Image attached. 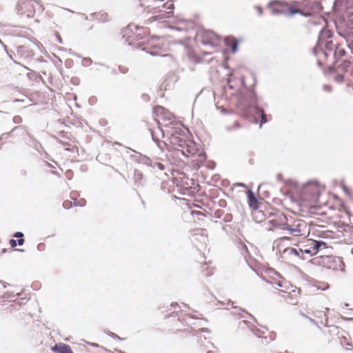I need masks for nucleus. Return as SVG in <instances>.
Returning a JSON list of instances; mask_svg holds the SVG:
<instances>
[{
  "label": "nucleus",
  "instance_id": "f257e3e1",
  "mask_svg": "<svg viewBox=\"0 0 353 353\" xmlns=\"http://www.w3.org/2000/svg\"><path fill=\"white\" fill-rule=\"evenodd\" d=\"M300 210L311 214L324 215L325 203L321 201V188L314 183L305 185L296 199Z\"/></svg>",
  "mask_w": 353,
  "mask_h": 353
},
{
  "label": "nucleus",
  "instance_id": "f03ea898",
  "mask_svg": "<svg viewBox=\"0 0 353 353\" xmlns=\"http://www.w3.org/2000/svg\"><path fill=\"white\" fill-rule=\"evenodd\" d=\"M310 263L316 266L333 270H343L345 264L343 259L332 255L318 256L310 260Z\"/></svg>",
  "mask_w": 353,
  "mask_h": 353
},
{
  "label": "nucleus",
  "instance_id": "7ed1b4c3",
  "mask_svg": "<svg viewBox=\"0 0 353 353\" xmlns=\"http://www.w3.org/2000/svg\"><path fill=\"white\" fill-rule=\"evenodd\" d=\"M198 39L204 46H208L210 50H202L203 55L211 54L218 51L220 38L213 32L202 31L197 34Z\"/></svg>",
  "mask_w": 353,
  "mask_h": 353
},
{
  "label": "nucleus",
  "instance_id": "20e7f679",
  "mask_svg": "<svg viewBox=\"0 0 353 353\" xmlns=\"http://www.w3.org/2000/svg\"><path fill=\"white\" fill-rule=\"evenodd\" d=\"M319 245L320 244L318 243V241L307 239L299 250L288 248L285 251H288L290 254H294L299 258L304 259L305 254L309 256L316 254L319 249Z\"/></svg>",
  "mask_w": 353,
  "mask_h": 353
},
{
  "label": "nucleus",
  "instance_id": "39448f33",
  "mask_svg": "<svg viewBox=\"0 0 353 353\" xmlns=\"http://www.w3.org/2000/svg\"><path fill=\"white\" fill-rule=\"evenodd\" d=\"M286 230L291 235L295 236H305L307 232V224L302 220L294 221L291 224L287 222Z\"/></svg>",
  "mask_w": 353,
  "mask_h": 353
},
{
  "label": "nucleus",
  "instance_id": "423d86ee",
  "mask_svg": "<svg viewBox=\"0 0 353 353\" xmlns=\"http://www.w3.org/2000/svg\"><path fill=\"white\" fill-rule=\"evenodd\" d=\"M288 218L285 215L282 213H279L273 216V217L270 219V230H286L287 227Z\"/></svg>",
  "mask_w": 353,
  "mask_h": 353
},
{
  "label": "nucleus",
  "instance_id": "0eeeda50",
  "mask_svg": "<svg viewBox=\"0 0 353 353\" xmlns=\"http://www.w3.org/2000/svg\"><path fill=\"white\" fill-rule=\"evenodd\" d=\"M339 334V328L335 326H330L321 330L318 338L323 343H330L334 340V334Z\"/></svg>",
  "mask_w": 353,
  "mask_h": 353
},
{
  "label": "nucleus",
  "instance_id": "6e6552de",
  "mask_svg": "<svg viewBox=\"0 0 353 353\" xmlns=\"http://www.w3.org/2000/svg\"><path fill=\"white\" fill-rule=\"evenodd\" d=\"M154 112L158 121H170L174 119V114L163 106L157 105L154 108Z\"/></svg>",
  "mask_w": 353,
  "mask_h": 353
},
{
  "label": "nucleus",
  "instance_id": "1a4fd4ad",
  "mask_svg": "<svg viewBox=\"0 0 353 353\" xmlns=\"http://www.w3.org/2000/svg\"><path fill=\"white\" fill-rule=\"evenodd\" d=\"M58 142L63 145L65 150L72 152H78V147L76 145L75 140L72 139H66L63 136L61 139H59Z\"/></svg>",
  "mask_w": 353,
  "mask_h": 353
},
{
  "label": "nucleus",
  "instance_id": "9d476101",
  "mask_svg": "<svg viewBox=\"0 0 353 353\" xmlns=\"http://www.w3.org/2000/svg\"><path fill=\"white\" fill-rule=\"evenodd\" d=\"M52 350L55 353H74L71 347L63 343H56L55 345L52 347Z\"/></svg>",
  "mask_w": 353,
  "mask_h": 353
},
{
  "label": "nucleus",
  "instance_id": "9b49d317",
  "mask_svg": "<svg viewBox=\"0 0 353 353\" xmlns=\"http://www.w3.org/2000/svg\"><path fill=\"white\" fill-rule=\"evenodd\" d=\"M14 237L17 239V241L14 239H10L9 244L11 248H14L17 245H22L24 243L23 234L21 232H17L14 234Z\"/></svg>",
  "mask_w": 353,
  "mask_h": 353
},
{
  "label": "nucleus",
  "instance_id": "f8f14e48",
  "mask_svg": "<svg viewBox=\"0 0 353 353\" xmlns=\"http://www.w3.org/2000/svg\"><path fill=\"white\" fill-rule=\"evenodd\" d=\"M248 201L249 206L254 210L259 208V202L252 190L248 192Z\"/></svg>",
  "mask_w": 353,
  "mask_h": 353
},
{
  "label": "nucleus",
  "instance_id": "ddd939ff",
  "mask_svg": "<svg viewBox=\"0 0 353 353\" xmlns=\"http://www.w3.org/2000/svg\"><path fill=\"white\" fill-rule=\"evenodd\" d=\"M74 199L73 203L69 200L65 201L63 203V208L65 209H70V208H72L73 204L74 205H81V206H83L85 204V200L83 199H80L79 201H77L76 199Z\"/></svg>",
  "mask_w": 353,
  "mask_h": 353
},
{
  "label": "nucleus",
  "instance_id": "4468645a",
  "mask_svg": "<svg viewBox=\"0 0 353 353\" xmlns=\"http://www.w3.org/2000/svg\"><path fill=\"white\" fill-rule=\"evenodd\" d=\"M170 12H167L165 11L161 12L159 14L154 16L149 19L150 21H154L159 19H164L169 18Z\"/></svg>",
  "mask_w": 353,
  "mask_h": 353
},
{
  "label": "nucleus",
  "instance_id": "2eb2a0df",
  "mask_svg": "<svg viewBox=\"0 0 353 353\" xmlns=\"http://www.w3.org/2000/svg\"><path fill=\"white\" fill-rule=\"evenodd\" d=\"M191 214L193 216L194 219H196L198 221H203V219L206 216V214H205L203 212L197 210H192Z\"/></svg>",
  "mask_w": 353,
  "mask_h": 353
},
{
  "label": "nucleus",
  "instance_id": "dca6fc26",
  "mask_svg": "<svg viewBox=\"0 0 353 353\" xmlns=\"http://www.w3.org/2000/svg\"><path fill=\"white\" fill-rule=\"evenodd\" d=\"M202 272H203V274L206 276H211L213 274V268L210 267V265L205 263L202 266Z\"/></svg>",
  "mask_w": 353,
  "mask_h": 353
},
{
  "label": "nucleus",
  "instance_id": "f3484780",
  "mask_svg": "<svg viewBox=\"0 0 353 353\" xmlns=\"http://www.w3.org/2000/svg\"><path fill=\"white\" fill-rule=\"evenodd\" d=\"M276 294L278 296H282L284 299L285 301L288 303V299L290 298V292H284L282 290H278L276 292Z\"/></svg>",
  "mask_w": 353,
  "mask_h": 353
},
{
  "label": "nucleus",
  "instance_id": "a211bd4d",
  "mask_svg": "<svg viewBox=\"0 0 353 353\" xmlns=\"http://www.w3.org/2000/svg\"><path fill=\"white\" fill-rule=\"evenodd\" d=\"M143 174L141 171H139L137 170H134V179L136 183H140L143 179Z\"/></svg>",
  "mask_w": 353,
  "mask_h": 353
},
{
  "label": "nucleus",
  "instance_id": "6ab92c4d",
  "mask_svg": "<svg viewBox=\"0 0 353 353\" xmlns=\"http://www.w3.org/2000/svg\"><path fill=\"white\" fill-rule=\"evenodd\" d=\"M339 339H340V342L343 346L347 347L348 348L349 346L352 345V343L350 342L345 336H341V337H339Z\"/></svg>",
  "mask_w": 353,
  "mask_h": 353
},
{
  "label": "nucleus",
  "instance_id": "aec40b11",
  "mask_svg": "<svg viewBox=\"0 0 353 353\" xmlns=\"http://www.w3.org/2000/svg\"><path fill=\"white\" fill-rule=\"evenodd\" d=\"M275 275L276 276V278H275V288H276V286L278 287H282L283 286V280L281 279V276L277 274L276 272H275Z\"/></svg>",
  "mask_w": 353,
  "mask_h": 353
},
{
  "label": "nucleus",
  "instance_id": "412c9836",
  "mask_svg": "<svg viewBox=\"0 0 353 353\" xmlns=\"http://www.w3.org/2000/svg\"><path fill=\"white\" fill-rule=\"evenodd\" d=\"M189 58L191 59L192 61H194V62L196 63H199L201 61V58L200 57L197 56V55H195L193 52H189Z\"/></svg>",
  "mask_w": 353,
  "mask_h": 353
},
{
  "label": "nucleus",
  "instance_id": "4be33fe9",
  "mask_svg": "<svg viewBox=\"0 0 353 353\" xmlns=\"http://www.w3.org/2000/svg\"><path fill=\"white\" fill-rule=\"evenodd\" d=\"M26 3H30V0H20L18 6H19V11L21 12V13H23V8L22 7V4H24Z\"/></svg>",
  "mask_w": 353,
  "mask_h": 353
},
{
  "label": "nucleus",
  "instance_id": "5701e85b",
  "mask_svg": "<svg viewBox=\"0 0 353 353\" xmlns=\"http://www.w3.org/2000/svg\"><path fill=\"white\" fill-rule=\"evenodd\" d=\"M237 47H238V42H237V41L235 39H234L232 41V43H231V48H232V51L234 52H235L236 51Z\"/></svg>",
  "mask_w": 353,
  "mask_h": 353
},
{
  "label": "nucleus",
  "instance_id": "b1692460",
  "mask_svg": "<svg viewBox=\"0 0 353 353\" xmlns=\"http://www.w3.org/2000/svg\"><path fill=\"white\" fill-rule=\"evenodd\" d=\"M289 12H290V14L291 15L294 14H297V13H300V14L303 13L301 10L293 8H290Z\"/></svg>",
  "mask_w": 353,
  "mask_h": 353
},
{
  "label": "nucleus",
  "instance_id": "393cba45",
  "mask_svg": "<svg viewBox=\"0 0 353 353\" xmlns=\"http://www.w3.org/2000/svg\"><path fill=\"white\" fill-rule=\"evenodd\" d=\"M345 52L343 49H336L335 51V55H339L340 57H343L345 54Z\"/></svg>",
  "mask_w": 353,
  "mask_h": 353
},
{
  "label": "nucleus",
  "instance_id": "a878e982",
  "mask_svg": "<svg viewBox=\"0 0 353 353\" xmlns=\"http://www.w3.org/2000/svg\"><path fill=\"white\" fill-rule=\"evenodd\" d=\"M334 80L336 82H342L343 81V74H337L334 77Z\"/></svg>",
  "mask_w": 353,
  "mask_h": 353
},
{
  "label": "nucleus",
  "instance_id": "bb28decb",
  "mask_svg": "<svg viewBox=\"0 0 353 353\" xmlns=\"http://www.w3.org/2000/svg\"><path fill=\"white\" fill-rule=\"evenodd\" d=\"M13 121L15 123H20L22 121V119H21V117L20 116H15L13 118Z\"/></svg>",
  "mask_w": 353,
  "mask_h": 353
},
{
  "label": "nucleus",
  "instance_id": "cd10ccee",
  "mask_svg": "<svg viewBox=\"0 0 353 353\" xmlns=\"http://www.w3.org/2000/svg\"><path fill=\"white\" fill-rule=\"evenodd\" d=\"M261 123H265L267 122V119H266V114L264 113L263 110H261Z\"/></svg>",
  "mask_w": 353,
  "mask_h": 353
},
{
  "label": "nucleus",
  "instance_id": "c85d7f7f",
  "mask_svg": "<svg viewBox=\"0 0 353 353\" xmlns=\"http://www.w3.org/2000/svg\"><path fill=\"white\" fill-rule=\"evenodd\" d=\"M65 175H66V176H67V178H68V179H72V177L73 173H72V171H70V170H68V171L65 172Z\"/></svg>",
  "mask_w": 353,
  "mask_h": 353
},
{
  "label": "nucleus",
  "instance_id": "c756f323",
  "mask_svg": "<svg viewBox=\"0 0 353 353\" xmlns=\"http://www.w3.org/2000/svg\"><path fill=\"white\" fill-rule=\"evenodd\" d=\"M46 248V245L44 243H39L38 245H37V248L40 251H43Z\"/></svg>",
  "mask_w": 353,
  "mask_h": 353
},
{
  "label": "nucleus",
  "instance_id": "7c9ffc66",
  "mask_svg": "<svg viewBox=\"0 0 353 353\" xmlns=\"http://www.w3.org/2000/svg\"><path fill=\"white\" fill-rule=\"evenodd\" d=\"M318 243L320 244L319 249L325 248H326V243L323 241H318Z\"/></svg>",
  "mask_w": 353,
  "mask_h": 353
},
{
  "label": "nucleus",
  "instance_id": "2f4dec72",
  "mask_svg": "<svg viewBox=\"0 0 353 353\" xmlns=\"http://www.w3.org/2000/svg\"><path fill=\"white\" fill-rule=\"evenodd\" d=\"M157 167L161 169V170H163L164 169V166L162 163H157Z\"/></svg>",
  "mask_w": 353,
  "mask_h": 353
},
{
  "label": "nucleus",
  "instance_id": "473e14b6",
  "mask_svg": "<svg viewBox=\"0 0 353 353\" xmlns=\"http://www.w3.org/2000/svg\"><path fill=\"white\" fill-rule=\"evenodd\" d=\"M168 9H173L174 8V5L173 3H170L168 7H167Z\"/></svg>",
  "mask_w": 353,
  "mask_h": 353
},
{
  "label": "nucleus",
  "instance_id": "72a5a7b5",
  "mask_svg": "<svg viewBox=\"0 0 353 353\" xmlns=\"http://www.w3.org/2000/svg\"><path fill=\"white\" fill-rule=\"evenodd\" d=\"M282 239H290V238H289V237H283V238H282Z\"/></svg>",
  "mask_w": 353,
  "mask_h": 353
}]
</instances>
